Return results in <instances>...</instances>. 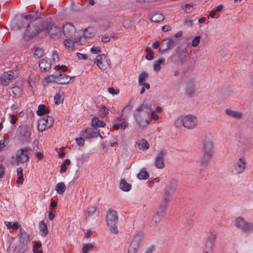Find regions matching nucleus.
Here are the masks:
<instances>
[{
  "mask_svg": "<svg viewBox=\"0 0 253 253\" xmlns=\"http://www.w3.org/2000/svg\"><path fill=\"white\" fill-rule=\"evenodd\" d=\"M5 168L3 166V164L1 163L0 164V178H1L3 177L5 172Z\"/></svg>",
  "mask_w": 253,
  "mask_h": 253,
  "instance_id": "6e6d98bb",
  "label": "nucleus"
},
{
  "mask_svg": "<svg viewBox=\"0 0 253 253\" xmlns=\"http://www.w3.org/2000/svg\"><path fill=\"white\" fill-rule=\"evenodd\" d=\"M10 117L11 118L10 123L12 125H14L16 123L17 121V117L14 115H10Z\"/></svg>",
  "mask_w": 253,
  "mask_h": 253,
  "instance_id": "338daca9",
  "label": "nucleus"
},
{
  "mask_svg": "<svg viewBox=\"0 0 253 253\" xmlns=\"http://www.w3.org/2000/svg\"><path fill=\"white\" fill-rule=\"evenodd\" d=\"M95 62L99 69L102 70H106L109 67L106 56L105 54H99L96 57Z\"/></svg>",
  "mask_w": 253,
  "mask_h": 253,
  "instance_id": "f8f14e48",
  "label": "nucleus"
},
{
  "mask_svg": "<svg viewBox=\"0 0 253 253\" xmlns=\"http://www.w3.org/2000/svg\"><path fill=\"white\" fill-rule=\"evenodd\" d=\"M134 116L136 119V122L138 125L141 127L147 126L149 124V121L147 119H144L143 112H139L135 111L134 112Z\"/></svg>",
  "mask_w": 253,
  "mask_h": 253,
  "instance_id": "ddd939ff",
  "label": "nucleus"
},
{
  "mask_svg": "<svg viewBox=\"0 0 253 253\" xmlns=\"http://www.w3.org/2000/svg\"><path fill=\"white\" fill-rule=\"evenodd\" d=\"M40 231L41 234L42 236H45L48 233L47 227L44 221L42 220L39 223Z\"/></svg>",
  "mask_w": 253,
  "mask_h": 253,
  "instance_id": "c85d7f7f",
  "label": "nucleus"
},
{
  "mask_svg": "<svg viewBox=\"0 0 253 253\" xmlns=\"http://www.w3.org/2000/svg\"><path fill=\"white\" fill-rule=\"evenodd\" d=\"M172 197V196L170 194H168L167 192H165L160 203L168 206L169 203Z\"/></svg>",
  "mask_w": 253,
  "mask_h": 253,
  "instance_id": "2f4dec72",
  "label": "nucleus"
},
{
  "mask_svg": "<svg viewBox=\"0 0 253 253\" xmlns=\"http://www.w3.org/2000/svg\"><path fill=\"white\" fill-rule=\"evenodd\" d=\"M149 176V175L148 173L146 171L145 169L144 168L142 169L141 170L140 172L137 175V178L140 180L147 179V178H148Z\"/></svg>",
  "mask_w": 253,
  "mask_h": 253,
  "instance_id": "c9c22d12",
  "label": "nucleus"
},
{
  "mask_svg": "<svg viewBox=\"0 0 253 253\" xmlns=\"http://www.w3.org/2000/svg\"><path fill=\"white\" fill-rule=\"evenodd\" d=\"M139 148L142 150H146L149 148V144L144 139H142L138 144Z\"/></svg>",
  "mask_w": 253,
  "mask_h": 253,
  "instance_id": "4c0bfd02",
  "label": "nucleus"
},
{
  "mask_svg": "<svg viewBox=\"0 0 253 253\" xmlns=\"http://www.w3.org/2000/svg\"><path fill=\"white\" fill-rule=\"evenodd\" d=\"M246 161L244 158H240L234 165V169L237 174L243 173L246 167Z\"/></svg>",
  "mask_w": 253,
  "mask_h": 253,
  "instance_id": "4468645a",
  "label": "nucleus"
},
{
  "mask_svg": "<svg viewBox=\"0 0 253 253\" xmlns=\"http://www.w3.org/2000/svg\"><path fill=\"white\" fill-rule=\"evenodd\" d=\"M119 186L120 189L124 191L128 192L131 188V185L127 182L125 179H122L120 181Z\"/></svg>",
  "mask_w": 253,
  "mask_h": 253,
  "instance_id": "393cba45",
  "label": "nucleus"
},
{
  "mask_svg": "<svg viewBox=\"0 0 253 253\" xmlns=\"http://www.w3.org/2000/svg\"><path fill=\"white\" fill-rule=\"evenodd\" d=\"M77 55L78 57L80 59H86L87 58V55L85 54L78 53H77Z\"/></svg>",
  "mask_w": 253,
  "mask_h": 253,
  "instance_id": "0e129e2a",
  "label": "nucleus"
},
{
  "mask_svg": "<svg viewBox=\"0 0 253 253\" xmlns=\"http://www.w3.org/2000/svg\"><path fill=\"white\" fill-rule=\"evenodd\" d=\"M49 111L46 108L44 105L41 104L38 107V110L37 111V114L39 116H42L44 114H48Z\"/></svg>",
  "mask_w": 253,
  "mask_h": 253,
  "instance_id": "7c9ffc66",
  "label": "nucleus"
},
{
  "mask_svg": "<svg viewBox=\"0 0 253 253\" xmlns=\"http://www.w3.org/2000/svg\"><path fill=\"white\" fill-rule=\"evenodd\" d=\"M24 179L23 178V176L21 175L20 176H18V178L16 180V183L18 184H22L24 182Z\"/></svg>",
  "mask_w": 253,
  "mask_h": 253,
  "instance_id": "774afa93",
  "label": "nucleus"
},
{
  "mask_svg": "<svg viewBox=\"0 0 253 253\" xmlns=\"http://www.w3.org/2000/svg\"><path fill=\"white\" fill-rule=\"evenodd\" d=\"M26 24L29 22L24 33V39L26 41L31 40L37 36L41 31L47 28V22H43L42 24L39 18L38 11L31 12L29 14L22 16L21 23Z\"/></svg>",
  "mask_w": 253,
  "mask_h": 253,
  "instance_id": "f257e3e1",
  "label": "nucleus"
},
{
  "mask_svg": "<svg viewBox=\"0 0 253 253\" xmlns=\"http://www.w3.org/2000/svg\"><path fill=\"white\" fill-rule=\"evenodd\" d=\"M49 25L47 24V28L45 29L48 30V34L51 36V37L53 39H57L61 35V31L60 28L55 25H52L48 28Z\"/></svg>",
  "mask_w": 253,
  "mask_h": 253,
  "instance_id": "2eb2a0df",
  "label": "nucleus"
},
{
  "mask_svg": "<svg viewBox=\"0 0 253 253\" xmlns=\"http://www.w3.org/2000/svg\"><path fill=\"white\" fill-rule=\"evenodd\" d=\"M151 19L152 22L159 23L163 21L164 17L162 14L156 13L151 17Z\"/></svg>",
  "mask_w": 253,
  "mask_h": 253,
  "instance_id": "72a5a7b5",
  "label": "nucleus"
},
{
  "mask_svg": "<svg viewBox=\"0 0 253 253\" xmlns=\"http://www.w3.org/2000/svg\"><path fill=\"white\" fill-rule=\"evenodd\" d=\"M44 80L46 82L47 84H49L52 82H55L57 83V75H50L47 76L44 78Z\"/></svg>",
  "mask_w": 253,
  "mask_h": 253,
  "instance_id": "e433bc0d",
  "label": "nucleus"
},
{
  "mask_svg": "<svg viewBox=\"0 0 253 253\" xmlns=\"http://www.w3.org/2000/svg\"><path fill=\"white\" fill-rule=\"evenodd\" d=\"M149 75L146 72L141 73L139 75L138 78V84H142L144 83V81L148 77Z\"/></svg>",
  "mask_w": 253,
  "mask_h": 253,
  "instance_id": "58836bf2",
  "label": "nucleus"
},
{
  "mask_svg": "<svg viewBox=\"0 0 253 253\" xmlns=\"http://www.w3.org/2000/svg\"><path fill=\"white\" fill-rule=\"evenodd\" d=\"M135 111L139 112H143V111H145V113L148 115V114L152 111V108L150 105L147 103H143L140 107L137 108Z\"/></svg>",
  "mask_w": 253,
  "mask_h": 253,
  "instance_id": "b1692460",
  "label": "nucleus"
},
{
  "mask_svg": "<svg viewBox=\"0 0 253 253\" xmlns=\"http://www.w3.org/2000/svg\"><path fill=\"white\" fill-rule=\"evenodd\" d=\"M164 216L159 214L155 213L153 217L152 221L155 222V225L159 223Z\"/></svg>",
  "mask_w": 253,
  "mask_h": 253,
  "instance_id": "c03bdc74",
  "label": "nucleus"
},
{
  "mask_svg": "<svg viewBox=\"0 0 253 253\" xmlns=\"http://www.w3.org/2000/svg\"><path fill=\"white\" fill-rule=\"evenodd\" d=\"M63 33L67 38L73 37L76 33V29L73 25L70 23H67L62 26Z\"/></svg>",
  "mask_w": 253,
  "mask_h": 253,
  "instance_id": "9d476101",
  "label": "nucleus"
},
{
  "mask_svg": "<svg viewBox=\"0 0 253 253\" xmlns=\"http://www.w3.org/2000/svg\"><path fill=\"white\" fill-rule=\"evenodd\" d=\"M53 122V118L49 116L48 115L40 119L38 121V130L39 131L42 132L46 129L49 128L52 126Z\"/></svg>",
  "mask_w": 253,
  "mask_h": 253,
  "instance_id": "39448f33",
  "label": "nucleus"
},
{
  "mask_svg": "<svg viewBox=\"0 0 253 253\" xmlns=\"http://www.w3.org/2000/svg\"><path fill=\"white\" fill-rule=\"evenodd\" d=\"M91 52L93 54H99L101 52V48L99 46H94L91 48Z\"/></svg>",
  "mask_w": 253,
  "mask_h": 253,
  "instance_id": "603ef678",
  "label": "nucleus"
},
{
  "mask_svg": "<svg viewBox=\"0 0 253 253\" xmlns=\"http://www.w3.org/2000/svg\"><path fill=\"white\" fill-rule=\"evenodd\" d=\"M168 206H167L166 205H164V204L160 203L159 208H158L157 211L156 213L164 216L165 215L166 210Z\"/></svg>",
  "mask_w": 253,
  "mask_h": 253,
  "instance_id": "f704fd0d",
  "label": "nucleus"
},
{
  "mask_svg": "<svg viewBox=\"0 0 253 253\" xmlns=\"http://www.w3.org/2000/svg\"><path fill=\"white\" fill-rule=\"evenodd\" d=\"M214 244L207 241L205 244V248L204 251L208 252H211Z\"/></svg>",
  "mask_w": 253,
  "mask_h": 253,
  "instance_id": "a18cd8bd",
  "label": "nucleus"
},
{
  "mask_svg": "<svg viewBox=\"0 0 253 253\" xmlns=\"http://www.w3.org/2000/svg\"><path fill=\"white\" fill-rule=\"evenodd\" d=\"M155 250L154 246L151 245L148 247L145 252V253H153Z\"/></svg>",
  "mask_w": 253,
  "mask_h": 253,
  "instance_id": "13d9d810",
  "label": "nucleus"
},
{
  "mask_svg": "<svg viewBox=\"0 0 253 253\" xmlns=\"http://www.w3.org/2000/svg\"><path fill=\"white\" fill-rule=\"evenodd\" d=\"M184 8L185 11H186L187 12H191L192 11L191 9L192 8V5H191L189 4H186L184 5Z\"/></svg>",
  "mask_w": 253,
  "mask_h": 253,
  "instance_id": "69168bd1",
  "label": "nucleus"
},
{
  "mask_svg": "<svg viewBox=\"0 0 253 253\" xmlns=\"http://www.w3.org/2000/svg\"><path fill=\"white\" fill-rule=\"evenodd\" d=\"M31 126H22L20 127V133L25 137L27 140L30 138L31 135Z\"/></svg>",
  "mask_w": 253,
  "mask_h": 253,
  "instance_id": "aec40b11",
  "label": "nucleus"
},
{
  "mask_svg": "<svg viewBox=\"0 0 253 253\" xmlns=\"http://www.w3.org/2000/svg\"><path fill=\"white\" fill-rule=\"evenodd\" d=\"M235 225L243 232L248 233L253 231V222H248L241 216L235 219Z\"/></svg>",
  "mask_w": 253,
  "mask_h": 253,
  "instance_id": "7ed1b4c3",
  "label": "nucleus"
},
{
  "mask_svg": "<svg viewBox=\"0 0 253 253\" xmlns=\"http://www.w3.org/2000/svg\"><path fill=\"white\" fill-rule=\"evenodd\" d=\"M195 92V85L192 82L188 83L185 88V93L186 95L189 97L193 96Z\"/></svg>",
  "mask_w": 253,
  "mask_h": 253,
  "instance_id": "5701e85b",
  "label": "nucleus"
},
{
  "mask_svg": "<svg viewBox=\"0 0 253 253\" xmlns=\"http://www.w3.org/2000/svg\"><path fill=\"white\" fill-rule=\"evenodd\" d=\"M147 54L146 55V59L149 60H152L154 58V53L151 47H148L146 50Z\"/></svg>",
  "mask_w": 253,
  "mask_h": 253,
  "instance_id": "79ce46f5",
  "label": "nucleus"
},
{
  "mask_svg": "<svg viewBox=\"0 0 253 253\" xmlns=\"http://www.w3.org/2000/svg\"><path fill=\"white\" fill-rule=\"evenodd\" d=\"M76 143L80 146H83L84 144V139L83 137H78L76 139Z\"/></svg>",
  "mask_w": 253,
  "mask_h": 253,
  "instance_id": "864d4df0",
  "label": "nucleus"
},
{
  "mask_svg": "<svg viewBox=\"0 0 253 253\" xmlns=\"http://www.w3.org/2000/svg\"><path fill=\"white\" fill-rule=\"evenodd\" d=\"M57 193L59 194H63L66 190V186L64 182H61L57 183L55 186Z\"/></svg>",
  "mask_w": 253,
  "mask_h": 253,
  "instance_id": "473e14b6",
  "label": "nucleus"
},
{
  "mask_svg": "<svg viewBox=\"0 0 253 253\" xmlns=\"http://www.w3.org/2000/svg\"><path fill=\"white\" fill-rule=\"evenodd\" d=\"M89 30V29H85L84 31V35L80 37L79 38H76L75 39V42L80 45L85 44L86 42L87 38H90L94 36L93 33L88 34V31Z\"/></svg>",
  "mask_w": 253,
  "mask_h": 253,
  "instance_id": "f3484780",
  "label": "nucleus"
},
{
  "mask_svg": "<svg viewBox=\"0 0 253 253\" xmlns=\"http://www.w3.org/2000/svg\"><path fill=\"white\" fill-rule=\"evenodd\" d=\"M93 248V245L91 243H87L85 244L82 249L83 253H88L90 250Z\"/></svg>",
  "mask_w": 253,
  "mask_h": 253,
  "instance_id": "37998d69",
  "label": "nucleus"
},
{
  "mask_svg": "<svg viewBox=\"0 0 253 253\" xmlns=\"http://www.w3.org/2000/svg\"><path fill=\"white\" fill-rule=\"evenodd\" d=\"M82 135L86 138H96L98 136L102 138V135L100 134L99 130L95 127L86 129L85 130L83 131Z\"/></svg>",
  "mask_w": 253,
  "mask_h": 253,
  "instance_id": "9b49d317",
  "label": "nucleus"
},
{
  "mask_svg": "<svg viewBox=\"0 0 253 253\" xmlns=\"http://www.w3.org/2000/svg\"><path fill=\"white\" fill-rule=\"evenodd\" d=\"M212 136L211 134L208 133L205 135L203 141V152L207 154H213Z\"/></svg>",
  "mask_w": 253,
  "mask_h": 253,
  "instance_id": "423d86ee",
  "label": "nucleus"
},
{
  "mask_svg": "<svg viewBox=\"0 0 253 253\" xmlns=\"http://www.w3.org/2000/svg\"><path fill=\"white\" fill-rule=\"evenodd\" d=\"M119 221V216L117 212L111 209H109L107 212L106 222L110 231L113 234L118 233L117 224Z\"/></svg>",
  "mask_w": 253,
  "mask_h": 253,
  "instance_id": "f03ea898",
  "label": "nucleus"
},
{
  "mask_svg": "<svg viewBox=\"0 0 253 253\" xmlns=\"http://www.w3.org/2000/svg\"><path fill=\"white\" fill-rule=\"evenodd\" d=\"M75 41H73L70 39H67L64 41V44L66 47H72L74 46Z\"/></svg>",
  "mask_w": 253,
  "mask_h": 253,
  "instance_id": "3c124183",
  "label": "nucleus"
},
{
  "mask_svg": "<svg viewBox=\"0 0 253 253\" xmlns=\"http://www.w3.org/2000/svg\"><path fill=\"white\" fill-rule=\"evenodd\" d=\"M101 41L104 42L106 43L110 41V38L109 36L104 35L102 37Z\"/></svg>",
  "mask_w": 253,
  "mask_h": 253,
  "instance_id": "052dcab7",
  "label": "nucleus"
},
{
  "mask_svg": "<svg viewBox=\"0 0 253 253\" xmlns=\"http://www.w3.org/2000/svg\"><path fill=\"white\" fill-rule=\"evenodd\" d=\"M131 108L129 104L126 105L122 111V115H127L130 112Z\"/></svg>",
  "mask_w": 253,
  "mask_h": 253,
  "instance_id": "09e8293b",
  "label": "nucleus"
},
{
  "mask_svg": "<svg viewBox=\"0 0 253 253\" xmlns=\"http://www.w3.org/2000/svg\"><path fill=\"white\" fill-rule=\"evenodd\" d=\"M225 113L228 116L235 118L240 119L242 117V113L240 112H236L231 109H226Z\"/></svg>",
  "mask_w": 253,
  "mask_h": 253,
  "instance_id": "bb28decb",
  "label": "nucleus"
},
{
  "mask_svg": "<svg viewBox=\"0 0 253 253\" xmlns=\"http://www.w3.org/2000/svg\"><path fill=\"white\" fill-rule=\"evenodd\" d=\"M167 152L165 149L160 150L155 159V166L159 169H163L165 166V157L167 155Z\"/></svg>",
  "mask_w": 253,
  "mask_h": 253,
  "instance_id": "1a4fd4ad",
  "label": "nucleus"
},
{
  "mask_svg": "<svg viewBox=\"0 0 253 253\" xmlns=\"http://www.w3.org/2000/svg\"><path fill=\"white\" fill-rule=\"evenodd\" d=\"M53 59L56 61L59 60V57L56 51H54L52 54Z\"/></svg>",
  "mask_w": 253,
  "mask_h": 253,
  "instance_id": "e2e57ef3",
  "label": "nucleus"
},
{
  "mask_svg": "<svg viewBox=\"0 0 253 253\" xmlns=\"http://www.w3.org/2000/svg\"><path fill=\"white\" fill-rule=\"evenodd\" d=\"M201 38L200 36H196L192 42V46L194 47H197L199 44Z\"/></svg>",
  "mask_w": 253,
  "mask_h": 253,
  "instance_id": "de8ad7c7",
  "label": "nucleus"
},
{
  "mask_svg": "<svg viewBox=\"0 0 253 253\" xmlns=\"http://www.w3.org/2000/svg\"><path fill=\"white\" fill-rule=\"evenodd\" d=\"M177 184V182L176 180L174 179L171 180L167 186L165 192L173 196V195L176 190Z\"/></svg>",
  "mask_w": 253,
  "mask_h": 253,
  "instance_id": "a211bd4d",
  "label": "nucleus"
},
{
  "mask_svg": "<svg viewBox=\"0 0 253 253\" xmlns=\"http://www.w3.org/2000/svg\"><path fill=\"white\" fill-rule=\"evenodd\" d=\"M14 72L12 71H9L7 73L2 74L0 81L2 85L7 86L9 84L10 81L14 79Z\"/></svg>",
  "mask_w": 253,
  "mask_h": 253,
  "instance_id": "dca6fc26",
  "label": "nucleus"
},
{
  "mask_svg": "<svg viewBox=\"0 0 253 253\" xmlns=\"http://www.w3.org/2000/svg\"><path fill=\"white\" fill-rule=\"evenodd\" d=\"M44 54V51L42 48L37 47L35 50L34 56L37 58L42 57Z\"/></svg>",
  "mask_w": 253,
  "mask_h": 253,
  "instance_id": "a19ab883",
  "label": "nucleus"
},
{
  "mask_svg": "<svg viewBox=\"0 0 253 253\" xmlns=\"http://www.w3.org/2000/svg\"><path fill=\"white\" fill-rule=\"evenodd\" d=\"M51 61L48 58H43L39 62V67L43 72H46L51 68Z\"/></svg>",
  "mask_w": 253,
  "mask_h": 253,
  "instance_id": "6ab92c4d",
  "label": "nucleus"
},
{
  "mask_svg": "<svg viewBox=\"0 0 253 253\" xmlns=\"http://www.w3.org/2000/svg\"><path fill=\"white\" fill-rule=\"evenodd\" d=\"M180 122L183 126L188 129H193L196 127L197 124V119L194 116L189 115L185 116L181 119Z\"/></svg>",
  "mask_w": 253,
  "mask_h": 253,
  "instance_id": "0eeeda50",
  "label": "nucleus"
},
{
  "mask_svg": "<svg viewBox=\"0 0 253 253\" xmlns=\"http://www.w3.org/2000/svg\"><path fill=\"white\" fill-rule=\"evenodd\" d=\"M96 211V208L95 207L92 206L88 208V210L86 213V215L87 217H89V216L92 215L94 214V213Z\"/></svg>",
  "mask_w": 253,
  "mask_h": 253,
  "instance_id": "49530a36",
  "label": "nucleus"
},
{
  "mask_svg": "<svg viewBox=\"0 0 253 253\" xmlns=\"http://www.w3.org/2000/svg\"><path fill=\"white\" fill-rule=\"evenodd\" d=\"M102 22L103 23L104 25L102 26L101 25H100V28L102 29H108L109 26V22L107 20H104L102 21Z\"/></svg>",
  "mask_w": 253,
  "mask_h": 253,
  "instance_id": "4d7b16f0",
  "label": "nucleus"
},
{
  "mask_svg": "<svg viewBox=\"0 0 253 253\" xmlns=\"http://www.w3.org/2000/svg\"><path fill=\"white\" fill-rule=\"evenodd\" d=\"M91 125L93 127H103L105 126L106 124L103 121L99 120L98 118L94 117L91 121Z\"/></svg>",
  "mask_w": 253,
  "mask_h": 253,
  "instance_id": "cd10ccee",
  "label": "nucleus"
},
{
  "mask_svg": "<svg viewBox=\"0 0 253 253\" xmlns=\"http://www.w3.org/2000/svg\"><path fill=\"white\" fill-rule=\"evenodd\" d=\"M217 233L215 231H212L211 232L209 236L208 237L207 241L210 243L214 244V242L216 239Z\"/></svg>",
  "mask_w": 253,
  "mask_h": 253,
  "instance_id": "ea45409f",
  "label": "nucleus"
},
{
  "mask_svg": "<svg viewBox=\"0 0 253 253\" xmlns=\"http://www.w3.org/2000/svg\"><path fill=\"white\" fill-rule=\"evenodd\" d=\"M100 114L103 116H106L109 113V109L104 105H103L100 110Z\"/></svg>",
  "mask_w": 253,
  "mask_h": 253,
  "instance_id": "8fccbe9b",
  "label": "nucleus"
},
{
  "mask_svg": "<svg viewBox=\"0 0 253 253\" xmlns=\"http://www.w3.org/2000/svg\"><path fill=\"white\" fill-rule=\"evenodd\" d=\"M165 62L166 60L164 58H161L158 60L155 61L154 64V70L156 72L159 71L161 68V65L165 64Z\"/></svg>",
  "mask_w": 253,
  "mask_h": 253,
  "instance_id": "c756f323",
  "label": "nucleus"
},
{
  "mask_svg": "<svg viewBox=\"0 0 253 253\" xmlns=\"http://www.w3.org/2000/svg\"><path fill=\"white\" fill-rule=\"evenodd\" d=\"M108 90L110 93L112 94H117L119 92V90L115 89L113 87H109Z\"/></svg>",
  "mask_w": 253,
  "mask_h": 253,
  "instance_id": "680f3d73",
  "label": "nucleus"
},
{
  "mask_svg": "<svg viewBox=\"0 0 253 253\" xmlns=\"http://www.w3.org/2000/svg\"><path fill=\"white\" fill-rule=\"evenodd\" d=\"M61 96L59 93H58L54 96V100L55 104H59L61 102Z\"/></svg>",
  "mask_w": 253,
  "mask_h": 253,
  "instance_id": "5fc2aeb1",
  "label": "nucleus"
},
{
  "mask_svg": "<svg viewBox=\"0 0 253 253\" xmlns=\"http://www.w3.org/2000/svg\"><path fill=\"white\" fill-rule=\"evenodd\" d=\"M162 43L166 44V47L165 48V50H167L173 48L174 47L175 41L172 38H168L164 39L162 41Z\"/></svg>",
  "mask_w": 253,
  "mask_h": 253,
  "instance_id": "4be33fe9",
  "label": "nucleus"
},
{
  "mask_svg": "<svg viewBox=\"0 0 253 253\" xmlns=\"http://www.w3.org/2000/svg\"><path fill=\"white\" fill-rule=\"evenodd\" d=\"M212 154L204 153V156L201 161V166L202 168H206L211 159Z\"/></svg>",
  "mask_w": 253,
  "mask_h": 253,
  "instance_id": "a878e982",
  "label": "nucleus"
},
{
  "mask_svg": "<svg viewBox=\"0 0 253 253\" xmlns=\"http://www.w3.org/2000/svg\"><path fill=\"white\" fill-rule=\"evenodd\" d=\"M150 114H151V118H152V119H154L155 120H158L159 119V116L157 114V113H156L155 111H154L152 110L150 112Z\"/></svg>",
  "mask_w": 253,
  "mask_h": 253,
  "instance_id": "bf43d9fd",
  "label": "nucleus"
},
{
  "mask_svg": "<svg viewBox=\"0 0 253 253\" xmlns=\"http://www.w3.org/2000/svg\"><path fill=\"white\" fill-rule=\"evenodd\" d=\"M29 150L27 147L19 149L16 152V160L17 162L23 164L29 160Z\"/></svg>",
  "mask_w": 253,
  "mask_h": 253,
  "instance_id": "6e6552de",
  "label": "nucleus"
},
{
  "mask_svg": "<svg viewBox=\"0 0 253 253\" xmlns=\"http://www.w3.org/2000/svg\"><path fill=\"white\" fill-rule=\"evenodd\" d=\"M142 241V234L138 233L133 238L131 242L127 253H136L140 247Z\"/></svg>",
  "mask_w": 253,
  "mask_h": 253,
  "instance_id": "20e7f679",
  "label": "nucleus"
},
{
  "mask_svg": "<svg viewBox=\"0 0 253 253\" xmlns=\"http://www.w3.org/2000/svg\"><path fill=\"white\" fill-rule=\"evenodd\" d=\"M71 78H70L68 75L64 74H60L57 75V83L60 84H67L71 81Z\"/></svg>",
  "mask_w": 253,
  "mask_h": 253,
  "instance_id": "412c9836",
  "label": "nucleus"
}]
</instances>
